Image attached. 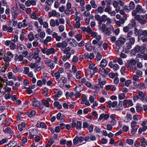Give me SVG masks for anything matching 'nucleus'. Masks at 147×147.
Masks as SVG:
<instances>
[{"label": "nucleus", "mask_w": 147, "mask_h": 147, "mask_svg": "<svg viewBox=\"0 0 147 147\" xmlns=\"http://www.w3.org/2000/svg\"><path fill=\"white\" fill-rule=\"evenodd\" d=\"M143 30L142 29L138 30L136 28H135L134 33L135 35L138 36V37L143 35Z\"/></svg>", "instance_id": "nucleus-25"}, {"label": "nucleus", "mask_w": 147, "mask_h": 147, "mask_svg": "<svg viewBox=\"0 0 147 147\" xmlns=\"http://www.w3.org/2000/svg\"><path fill=\"white\" fill-rule=\"evenodd\" d=\"M41 102L42 104L45 106L47 107H50L49 103H48V102H47L45 100H42Z\"/></svg>", "instance_id": "nucleus-62"}, {"label": "nucleus", "mask_w": 147, "mask_h": 147, "mask_svg": "<svg viewBox=\"0 0 147 147\" xmlns=\"http://www.w3.org/2000/svg\"><path fill=\"white\" fill-rule=\"evenodd\" d=\"M55 52V51L54 48H51L47 50V55H49L51 54H53Z\"/></svg>", "instance_id": "nucleus-40"}, {"label": "nucleus", "mask_w": 147, "mask_h": 147, "mask_svg": "<svg viewBox=\"0 0 147 147\" xmlns=\"http://www.w3.org/2000/svg\"><path fill=\"white\" fill-rule=\"evenodd\" d=\"M29 114H28V116L30 117L34 116L36 114V112L35 110H32L30 112H28Z\"/></svg>", "instance_id": "nucleus-60"}, {"label": "nucleus", "mask_w": 147, "mask_h": 147, "mask_svg": "<svg viewBox=\"0 0 147 147\" xmlns=\"http://www.w3.org/2000/svg\"><path fill=\"white\" fill-rule=\"evenodd\" d=\"M127 68L134 71H136L137 68L136 67V61L134 59H131L127 62Z\"/></svg>", "instance_id": "nucleus-5"}, {"label": "nucleus", "mask_w": 147, "mask_h": 147, "mask_svg": "<svg viewBox=\"0 0 147 147\" xmlns=\"http://www.w3.org/2000/svg\"><path fill=\"white\" fill-rule=\"evenodd\" d=\"M129 6L131 10H133L135 7V4L133 1H131L129 4Z\"/></svg>", "instance_id": "nucleus-59"}, {"label": "nucleus", "mask_w": 147, "mask_h": 147, "mask_svg": "<svg viewBox=\"0 0 147 147\" xmlns=\"http://www.w3.org/2000/svg\"><path fill=\"white\" fill-rule=\"evenodd\" d=\"M112 11L111 7L109 6H108V5H107V7L105 9V11L108 13H109Z\"/></svg>", "instance_id": "nucleus-58"}, {"label": "nucleus", "mask_w": 147, "mask_h": 147, "mask_svg": "<svg viewBox=\"0 0 147 147\" xmlns=\"http://www.w3.org/2000/svg\"><path fill=\"white\" fill-rule=\"evenodd\" d=\"M122 45L120 43H117L116 42V50L118 52H120V50H121L123 48L121 46Z\"/></svg>", "instance_id": "nucleus-45"}, {"label": "nucleus", "mask_w": 147, "mask_h": 147, "mask_svg": "<svg viewBox=\"0 0 147 147\" xmlns=\"http://www.w3.org/2000/svg\"><path fill=\"white\" fill-rule=\"evenodd\" d=\"M88 68L89 69H92L93 70V72L91 75V76L93 77V76L94 75L95 73H96L98 72V68L93 63L90 64L89 65Z\"/></svg>", "instance_id": "nucleus-12"}, {"label": "nucleus", "mask_w": 147, "mask_h": 147, "mask_svg": "<svg viewBox=\"0 0 147 147\" xmlns=\"http://www.w3.org/2000/svg\"><path fill=\"white\" fill-rule=\"evenodd\" d=\"M7 67H5L4 65V66L1 68L0 69V75H2L5 71Z\"/></svg>", "instance_id": "nucleus-61"}, {"label": "nucleus", "mask_w": 147, "mask_h": 147, "mask_svg": "<svg viewBox=\"0 0 147 147\" xmlns=\"http://www.w3.org/2000/svg\"><path fill=\"white\" fill-rule=\"evenodd\" d=\"M78 61V58L76 55H74L73 57L72 61L74 63H76Z\"/></svg>", "instance_id": "nucleus-64"}, {"label": "nucleus", "mask_w": 147, "mask_h": 147, "mask_svg": "<svg viewBox=\"0 0 147 147\" xmlns=\"http://www.w3.org/2000/svg\"><path fill=\"white\" fill-rule=\"evenodd\" d=\"M56 47L60 48L63 51V53H64V41L61 42H58L56 44Z\"/></svg>", "instance_id": "nucleus-31"}, {"label": "nucleus", "mask_w": 147, "mask_h": 147, "mask_svg": "<svg viewBox=\"0 0 147 147\" xmlns=\"http://www.w3.org/2000/svg\"><path fill=\"white\" fill-rule=\"evenodd\" d=\"M132 117L131 115L129 114H127L126 116L124 118V121L125 122H128L132 119Z\"/></svg>", "instance_id": "nucleus-37"}, {"label": "nucleus", "mask_w": 147, "mask_h": 147, "mask_svg": "<svg viewBox=\"0 0 147 147\" xmlns=\"http://www.w3.org/2000/svg\"><path fill=\"white\" fill-rule=\"evenodd\" d=\"M26 19H24L22 22H19L17 25V27L19 29H21L22 28H24L28 26L26 23Z\"/></svg>", "instance_id": "nucleus-15"}, {"label": "nucleus", "mask_w": 147, "mask_h": 147, "mask_svg": "<svg viewBox=\"0 0 147 147\" xmlns=\"http://www.w3.org/2000/svg\"><path fill=\"white\" fill-rule=\"evenodd\" d=\"M48 15L50 17L53 16L58 18L60 16V14L59 12H57L56 11L53 10L49 12Z\"/></svg>", "instance_id": "nucleus-19"}, {"label": "nucleus", "mask_w": 147, "mask_h": 147, "mask_svg": "<svg viewBox=\"0 0 147 147\" xmlns=\"http://www.w3.org/2000/svg\"><path fill=\"white\" fill-rule=\"evenodd\" d=\"M136 20L134 18V19H132L131 21V23L128 24L129 26H131L132 28L134 27L136 28L135 27L136 26Z\"/></svg>", "instance_id": "nucleus-42"}, {"label": "nucleus", "mask_w": 147, "mask_h": 147, "mask_svg": "<svg viewBox=\"0 0 147 147\" xmlns=\"http://www.w3.org/2000/svg\"><path fill=\"white\" fill-rule=\"evenodd\" d=\"M29 136L30 138H33V136L35 135L37 133V131L36 129H33L29 130Z\"/></svg>", "instance_id": "nucleus-27"}, {"label": "nucleus", "mask_w": 147, "mask_h": 147, "mask_svg": "<svg viewBox=\"0 0 147 147\" xmlns=\"http://www.w3.org/2000/svg\"><path fill=\"white\" fill-rule=\"evenodd\" d=\"M123 109V107L122 106V102L119 101L118 105L116 107V109H115V110L117 111L121 110H122Z\"/></svg>", "instance_id": "nucleus-44"}, {"label": "nucleus", "mask_w": 147, "mask_h": 147, "mask_svg": "<svg viewBox=\"0 0 147 147\" xmlns=\"http://www.w3.org/2000/svg\"><path fill=\"white\" fill-rule=\"evenodd\" d=\"M32 105L34 107H36L39 108L41 109H42L43 108V106H41V104L40 102L38 101L36 98H34L32 99Z\"/></svg>", "instance_id": "nucleus-8"}, {"label": "nucleus", "mask_w": 147, "mask_h": 147, "mask_svg": "<svg viewBox=\"0 0 147 147\" xmlns=\"http://www.w3.org/2000/svg\"><path fill=\"white\" fill-rule=\"evenodd\" d=\"M108 65L111 68H112L114 70H118L119 68V66L118 64H114L112 61L109 62Z\"/></svg>", "instance_id": "nucleus-20"}, {"label": "nucleus", "mask_w": 147, "mask_h": 147, "mask_svg": "<svg viewBox=\"0 0 147 147\" xmlns=\"http://www.w3.org/2000/svg\"><path fill=\"white\" fill-rule=\"evenodd\" d=\"M75 90L76 92L75 94H74V96H75L77 98L79 97L80 96V92L81 91V86H76V87Z\"/></svg>", "instance_id": "nucleus-23"}, {"label": "nucleus", "mask_w": 147, "mask_h": 147, "mask_svg": "<svg viewBox=\"0 0 147 147\" xmlns=\"http://www.w3.org/2000/svg\"><path fill=\"white\" fill-rule=\"evenodd\" d=\"M98 28L101 30L103 32H104L105 30L106 25L105 24H103L102 25H98Z\"/></svg>", "instance_id": "nucleus-48"}, {"label": "nucleus", "mask_w": 147, "mask_h": 147, "mask_svg": "<svg viewBox=\"0 0 147 147\" xmlns=\"http://www.w3.org/2000/svg\"><path fill=\"white\" fill-rule=\"evenodd\" d=\"M14 41H12L10 45V48L11 50H14L15 49L16 47V44H15L16 42L14 39Z\"/></svg>", "instance_id": "nucleus-52"}, {"label": "nucleus", "mask_w": 147, "mask_h": 147, "mask_svg": "<svg viewBox=\"0 0 147 147\" xmlns=\"http://www.w3.org/2000/svg\"><path fill=\"white\" fill-rule=\"evenodd\" d=\"M141 58L142 60H147V54L145 53H138L136 56V59L137 61H138V58Z\"/></svg>", "instance_id": "nucleus-9"}, {"label": "nucleus", "mask_w": 147, "mask_h": 147, "mask_svg": "<svg viewBox=\"0 0 147 147\" xmlns=\"http://www.w3.org/2000/svg\"><path fill=\"white\" fill-rule=\"evenodd\" d=\"M56 118L58 120H60L63 122L64 121V115L63 113L59 112L57 115Z\"/></svg>", "instance_id": "nucleus-28"}, {"label": "nucleus", "mask_w": 147, "mask_h": 147, "mask_svg": "<svg viewBox=\"0 0 147 147\" xmlns=\"http://www.w3.org/2000/svg\"><path fill=\"white\" fill-rule=\"evenodd\" d=\"M51 40V36H47L46 39H45L43 41L44 44H47L48 42H50Z\"/></svg>", "instance_id": "nucleus-55"}, {"label": "nucleus", "mask_w": 147, "mask_h": 147, "mask_svg": "<svg viewBox=\"0 0 147 147\" xmlns=\"http://www.w3.org/2000/svg\"><path fill=\"white\" fill-rule=\"evenodd\" d=\"M71 0H68V2L67 4V9L65 10V14L67 15L69 14L70 12L69 9H71Z\"/></svg>", "instance_id": "nucleus-21"}, {"label": "nucleus", "mask_w": 147, "mask_h": 147, "mask_svg": "<svg viewBox=\"0 0 147 147\" xmlns=\"http://www.w3.org/2000/svg\"><path fill=\"white\" fill-rule=\"evenodd\" d=\"M101 20L103 22L105 23L106 21L107 23L111 24L112 22V21L109 17L106 15H103L101 16Z\"/></svg>", "instance_id": "nucleus-14"}, {"label": "nucleus", "mask_w": 147, "mask_h": 147, "mask_svg": "<svg viewBox=\"0 0 147 147\" xmlns=\"http://www.w3.org/2000/svg\"><path fill=\"white\" fill-rule=\"evenodd\" d=\"M36 52H35L34 53V57L36 59L35 63H39L41 60V58L39 57V53L40 51V50L38 48L36 49Z\"/></svg>", "instance_id": "nucleus-10"}, {"label": "nucleus", "mask_w": 147, "mask_h": 147, "mask_svg": "<svg viewBox=\"0 0 147 147\" xmlns=\"http://www.w3.org/2000/svg\"><path fill=\"white\" fill-rule=\"evenodd\" d=\"M17 143L15 141L11 142L8 144L5 145V147H14L16 146Z\"/></svg>", "instance_id": "nucleus-39"}, {"label": "nucleus", "mask_w": 147, "mask_h": 147, "mask_svg": "<svg viewBox=\"0 0 147 147\" xmlns=\"http://www.w3.org/2000/svg\"><path fill=\"white\" fill-rule=\"evenodd\" d=\"M126 37H124L123 36H121L118 38V40L116 41L117 43H120L122 45L124 44L126 41Z\"/></svg>", "instance_id": "nucleus-24"}, {"label": "nucleus", "mask_w": 147, "mask_h": 147, "mask_svg": "<svg viewBox=\"0 0 147 147\" xmlns=\"http://www.w3.org/2000/svg\"><path fill=\"white\" fill-rule=\"evenodd\" d=\"M44 61L45 64L48 67H49L51 69L54 68L55 65L51 59L47 58L44 57Z\"/></svg>", "instance_id": "nucleus-7"}, {"label": "nucleus", "mask_w": 147, "mask_h": 147, "mask_svg": "<svg viewBox=\"0 0 147 147\" xmlns=\"http://www.w3.org/2000/svg\"><path fill=\"white\" fill-rule=\"evenodd\" d=\"M131 44L129 42L126 43L124 47V48L125 50H129L132 48Z\"/></svg>", "instance_id": "nucleus-47"}, {"label": "nucleus", "mask_w": 147, "mask_h": 147, "mask_svg": "<svg viewBox=\"0 0 147 147\" xmlns=\"http://www.w3.org/2000/svg\"><path fill=\"white\" fill-rule=\"evenodd\" d=\"M70 50V48L68 47L65 49V60L69 59L70 58L71 55Z\"/></svg>", "instance_id": "nucleus-18"}, {"label": "nucleus", "mask_w": 147, "mask_h": 147, "mask_svg": "<svg viewBox=\"0 0 147 147\" xmlns=\"http://www.w3.org/2000/svg\"><path fill=\"white\" fill-rule=\"evenodd\" d=\"M26 127V123L24 122H22L21 124H20L18 125V128L19 130L21 131L24 130Z\"/></svg>", "instance_id": "nucleus-35"}, {"label": "nucleus", "mask_w": 147, "mask_h": 147, "mask_svg": "<svg viewBox=\"0 0 147 147\" xmlns=\"http://www.w3.org/2000/svg\"><path fill=\"white\" fill-rule=\"evenodd\" d=\"M17 51L19 53H21L23 51H24L26 49L24 46L23 45L21 44L20 43H18L17 44Z\"/></svg>", "instance_id": "nucleus-13"}, {"label": "nucleus", "mask_w": 147, "mask_h": 147, "mask_svg": "<svg viewBox=\"0 0 147 147\" xmlns=\"http://www.w3.org/2000/svg\"><path fill=\"white\" fill-rule=\"evenodd\" d=\"M36 127L42 128H45L46 127V124L44 122H41L40 123H37L36 125Z\"/></svg>", "instance_id": "nucleus-41"}, {"label": "nucleus", "mask_w": 147, "mask_h": 147, "mask_svg": "<svg viewBox=\"0 0 147 147\" xmlns=\"http://www.w3.org/2000/svg\"><path fill=\"white\" fill-rule=\"evenodd\" d=\"M18 61L22 62V63L23 64H25V61L23 60V55L20 54L19 56L18 55Z\"/></svg>", "instance_id": "nucleus-49"}, {"label": "nucleus", "mask_w": 147, "mask_h": 147, "mask_svg": "<svg viewBox=\"0 0 147 147\" xmlns=\"http://www.w3.org/2000/svg\"><path fill=\"white\" fill-rule=\"evenodd\" d=\"M54 106L57 107L58 109H60L62 108V106L60 104L59 102L58 101L55 102L54 103Z\"/></svg>", "instance_id": "nucleus-50"}, {"label": "nucleus", "mask_w": 147, "mask_h": 147, "mask_svg": "<svg viewBox=\"0 0 147 147\" xmlns=\"http://www.w3.org/2000/svg\"><path fill=\"white\" fill-rule=\"evenodd\" d=\"M138 19L136 20L141 25H144L146 24L147 22V13L145 14L138 15Z\"/></svg>", "instance_id": "nucleus-4"}, {"label": "nucleus", "mask_w": 147, "mask_h": 147, "mask_svg": "<svg viewBox=\"0 0 147 147\" xmlns=\"http://www.w3.org/2000/svg\"><path fill=\"white\" fill-rule=\"evenodd\" d=\"M67 41L69 42L70 45L73 47H76L78 45V42L74 38H67Z\"/></svg>", "instance_id": "nucleus-22"}, {"label": "nucleus", "mask_w": 147, "mask_h": 147, "mask_svg": "<svg viewBox=\"0 0 147 147\" xmlns=\"http://www.w3.org/2000/svg\"><path fill=\"white\" fill-rule=\"evenodd\" d=\"M107 60L105 59H102L101 61L100 65V67H105L107 64Z\"/></svg>", "instance_id": "nucleus-34"}, {"label": "nucleus", "mask_w": 147, "mask_h": 147, "mask_svg": "<svg viewBox=\"0 0 147 147\" xmlns=\"http://www.w3.org/2000/svg\"><path fill=\"white\" fill-rule=\"evenodd\" d=\"M98 71L100 74L101 75L103 78H105V76L107 75L108 74V72L103 67L99 68Z\"/></svg>", "instance_id": "nucleus-17"}, {"label": "nucleus", "mask_w": 147, "mask_h": 147, "mask_svg": "<svg viewBox=\"0 0 147 147\" xmlns=\"http://www.w3.org/2000/svg\"><path fill=\"white\" fill-rule=\"evenodd\" d=\"M3 59L4 62V65L6 67H10L9 62L11 61V59L8 56L5 55L3 57Z\"/></svg>", "instance_id": "nucleus-11"}, {"label": "nucleus", "mask_w": 147, "mask_h": 147, "mask_svg": "<svg viewBox=\"0 0 147 147\" xmlns=\"http://www.w3.org/2000/svg\"><path fill=\"white\" fill-rule=\"evenodd\" d=\"M90 5L92 8L96 9L97 7V3L95 0H91L90 2Z\"/></svg>", "instance_id": "nucleus-36"}, {"label": "nucleus", "mask_w": 147, "mask_h": 147, "mask_svg": "<svg viewBox=\"0 0 147 147\" xmlns=\"http://www.w3.org/2000/svg\"><path fill=\"white\" fill-rule=\"evenodd\" d=\"M82 126V121H77L76 128L78 129H80Z\"/></svg>", "instance_id": "nucleus-51"}, {"label": "nucleus", "mask_w": 147, "mask_h": 147, "mask_svg": "<svg viewBox=\"0 0 147 147\" xmlns=\"http://www.w3.org/2000/svg\"><path fill=\"white\" fill-rule=\"evenodd\" d=\"M2 29L4 31H6L7 32L11 33L13 29L11 26L6 25H3L2 26Z\"/></svg>", "instance_id": "nucleus-16"}, {"label": "nucleus", "mask_w": 147, "mask_h": 147, "mask_svg": "<svg viewBox=\"0 0 147 147\" xmlns=\"http://www.w3.org/2000/svg\"><path fill=\"white\" fill-rule=\"evenodd\" d=\"M109 117V114L102 113L100 115L99 118L98 119V121H100L103 119H104L105 120H107Z\"/></svg>", "instance_id": "nucleus-29"}, {"label": "nucleus", "mask_w": 147, "mask_h": 147, "mask_svg": "<svg viewBox=\"0 0 147 147\" xmlns=\"http://www.w3.org/2000/svg\"><path fill=\"white\" fill-rule=\"evenodd\" d=\"M145 49V47L144 46H139L138 45H137L131 50L130 55L131 56H134L136 53L144 50Z\"/></svg>", "instance_id": "nucleus-3"}, {"label": "nucleus", "mask_w": 147, "mask_h": 147, "mask_svg": "<svg viewBox=\"0 0 147 147\" xmlns=\"http://www.w3.org/2000/svg\"><path fill=\"white\" fill-rule=\"evenodd\" d=\"M131 29H132V28L131 26H129L128 25L127 26L123 28V30L124 32L127 33L129 31V30Z\"/></svg>", "instance_id": "nucleus-56"}, {"label": "nucleus", "mask_w": 147, "mask_h": 147, "mask_svg": "<svg viewBox=\"0 0 147 147\" xmlns=\"http://www.w3.org/2000/svg\"><path fill=\"white\" fill-rule=\"evenodd\" d=\"M53 74H52V76H55L57 80L59 79L60 78L61 76H62L58 71L55 73L53 75Z\"/></svg>", "instance_id": "nucleus-57"}, {"label": "nucleus", "mask_w": 147, "mask_h": 147, "mask_svg": "<svg viewBox=\"0 0 147 147\" xmlns=\"http://www.w3.org/2000/svg\"><path fill=\"white\" fill-rule=\"evenodd\" d=\"M146 10L143 8L141 5L138 4L136 6L135 10L132 11L131 15L134 17V18L136 21L138 19V15H140L139 14H137V13L144 14L146 13Z\"/></svg>", "instance_id": "nucleus-1"}, {"label": "nucleus", "mask_w": 147, "mask_h": 147, "mask_svg": "<svg viewBox=\"0 0 147 147\" xmlns=\"http://www.w3.org/2000/svg\"><path fill=\"white\" fill-rule=\"evenodd\" d=\"M98 84L100 85V86L101 88H103V86L101 85H104L106 83V81L105 80H102L101 78L98 79Z\"/></svg>", "instance_id": "nucleus-43"}, {"label": "nucleus", "mask_w": 147, "mask_h": 147, "mask_svg": "<svg viewBox=\"0 0 147 147\" xmlns=\"http://www.w3.org/2000/svg\"><path fill=\"white\" fill-rule=\"evenodd\" d=\"M117 104V101H114L113 102H112L111 101H109L107 103V107L111 108V107H116Z\"/></svg>", "instance_id": "nucleus-26"}, {"label": "nucleus", "mask_w": 147, "mask_h": 147, "mask_svg": "<svg viewBox=\"0 0 147 147\" xmlns=\"http://www.w3.org/2000/svg\"><path fill=\"white\" fill-rule=\"evenodd\" d=\"M141 146L143 147H146L147 146V140L145 138H143L140 139Z\"/></svg>", "instance_id": "nucleus-32"}, {"label": "nucleus", "mask_w": 147, "mask_h": 147, "mask_svg": "<svg viewBox=\"0 0 147 147\" xmlns=\"http://www.w3.org/2000/svg\"><path fill=\"white\" fill-rule=\"evenodd\" d=\"M28 40L29 41H32L34 39V36L32 32H30L28 36Z\"/></svg>", "instance_id": "nucleus-46"}, {"label": "nucleus", "mask_w": 147, "mask_h": 147, "mask_svg": "<svg viewBox=\"0 0 147 147\" xmlns=\"http://www.w3.org/2000/svg\"><path fill=\"white\" fill-rule=\"evenodd\" d=\"M101 35H100L93 40L92 43L94 45V49H98L100 50L102 49L101 45L103 43V41L101 40Z\"/></svg>", "instance_id": "nucleus-2"}, {"label": "nucleus", "mask_w": 147, "mask_h": 147, "mask_svg": "<svg viewBox=\"0 0 147 147\" xmlns=\"http://www.w3.org/2000/svg\"><path fill=\"white\" fill-rule=\"evenodd\" d=\"M104 9L103 7L101 6H99L97 8H96L94 11L95 14H98V13H102L104 12Z\"/></svg>", "instance_id": "nucleus-30"}, {"label": "nucleus", "mask_w": 147, "mask_h": 147, "mask_svg": "<svg viewBox=\"0 0 147 147\" xmlns=\"http://www.w3.org/2000/svg\"><path fill=\"white\" fill-rule=\"evenodd\" d=\"M62 92L60 90H58L57 94H55L54 97V100H57L58 99L59 97H60L62 94Z\"/></svg>", "instance_id": "nucleus-38"}, {"label": "nucleus", "mask_w": 147, "mask_h": 147, "mask_svg": "<svg viewBox=\"0 0 147 147\" xmlns=\"http://www.w3.org/2000/svg\"><path fill=\"white\" fill-rule=\"evenodd\" d=\"M5 131L6 133L10 134L11 135H13L14 134L13 131L11 130L10 128L9 127H7L5 129Z\"/></svg>", "instance_id": "nucleus-53"}, {"label": "nucleus", "mask_w": 147, "mask_h": 147, "mask_svg": "<svg viewBox=\"0 0 147 147\" xmlns=\"http://www.w3.org/2000/svg\"><path fill=\"white\" fill-rule=\"evenodd\" d=\"M108 47V44L106 42H104V43H103L102 44V45H101V48H102L101 49V50L100 49V50L98 49H95L96 50H97L98 51H99L102 50L103 49H104V50H106L107 49Z\"/></svg>", "instance_id": "nucleus-33"}, {"label": "nucleus", "mask_w": 147, "mask_h": 147, "mask_svg": "<svg viewBox=\"0 0 147 147\" xmlns=\"http://www.w3.org/2000/svg\"><path fill=\"white\" fill-rule=\"evenodd\" d=\"M145 96L144 93L142 91H140L134 95L133 99L134 101L135 102L139 99L141 100L143 98H145Z\"/></svg>", "instance_id": "nucleus-6"}, {"label": "nucleus", "mask_w": 147, "mask_h": 147, "mask_svg": "<svg viewBox=\"0 0 147 147\" xmlns=\"http://www.w3.org/2000/svg\"><path fill=\"white\" fill-rule=\"evenodd\" d=\"M74 36L78 41H80L82 38V35L80 34H77Z\"/></svg>", "instance_id": "nucleus-54"}, {"label": "nucleus", "mask_w": 147, "mask_h": 147, "mask_svg": "<svg viewBox=\"0 0 147 147\" xmlns=\"http://www.w3.org/2000/svg\"><path fill=\"white\" fill-rule=\"evenodd\" d=\"M36 69L38 71H40L41 70L42 66L40 65V63H36Z\"/></svg>", "instance_id": "nucleus-63"}]
</instances>
